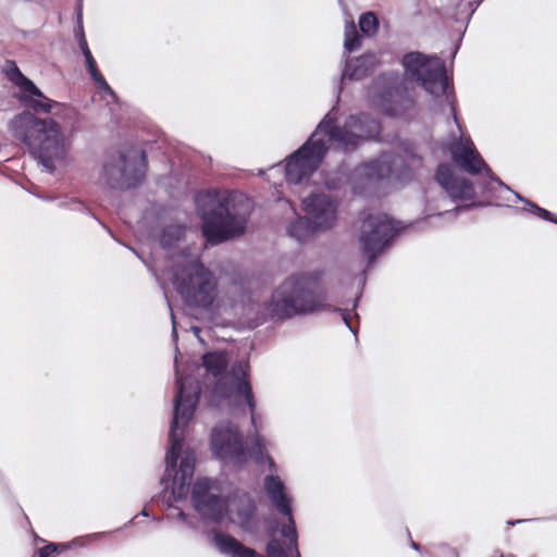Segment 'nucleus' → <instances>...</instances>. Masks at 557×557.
I'll return each mask as SVG.
<instances>
[{"instance_id": "f257e3e1", "label": "nucleus", "mask_w": 557, "mask_h": 557, "mask_svg": "<svg viewBox=\"0 0 557 557\" xmlns=\"http://www.w3.org/2000/svg\"><path fill=\"white\" fill-rule=\"evenodd\" d=\"M3 74L16 88L15 98L25 109L9 122V131L42 169L52 174L66 161L71 136L77 131L75 108L48 98L26 77L13 60L4 62Z\"/></svg>"}, {"instance_id": "f03ea898", "label": "nucleus", "mask_w": 557, "mask_h": 557, "mask_svg": "<svg viewBox=\"0 0 557 557\" xmlns=\"http://www.w3.org/2000/svg\"><path fill=\"white\" fill-rule=\"evenodd\" d=\"M176 394L174 397L173 419L169 432V449L165 455V471L160 483L164 491L171 487V495L166 500L168 507L174 502L187 497L190 482L195 471L196 457L193 450H185L176 469L177 460L185 442V429L194 418L200 397V386L193 377H182L175 374Z\"/></svg>"}, {"instance_id": "7ed1b4c3", "label": "nucleus", "mask_w": 557, "mask_h": 557, "mask_svg": "<svg viewBox=\"0 0 557 557\" xmlns=\"http://www.w3.org/2000/svg\"><path fill=\"white\" fill-rule=\"evenodd\" d=\"M320 271L293 274L272 294L268 311L273 319L285 320L315 311L339 312L349 331L357 336L350 311L327 305V293L321 285Z\"/></svg>"}, {"instance_id": "20e7f679", "label": "nucleus", "mask_w": 557, "mask_h": 557, "mask_svg": "<svg viewBox=\"0 0 557 557\" xmlns=\"http://www.w3.org/2000/svg\"><path fill=\"white\" fill-rule=\"evenodd\" d=\"M197 208L209 244L219 245L245 232L250 205L243 194L209 190L197 197Z\"/></svg>"}, {"instance_id": "39448f33", "label": "nucleus", "mask_w": 557, "mask_h": 557, "mask_svg": "<svg viewBox=\"0 0 557 557\" xmlns=\"http://www.w3.org/2000/svg\"><path fill=\"white\" fill-rule=\"evenodd\" d=\"M201 359L206 371L216 379L212 392V401L221 403L234 399L238 403L240 398H244L250 411L251 424L256 433H258L257 416L255 412L256 401L248 381L247 370L244 369L242 363H236L232 367L231 374L226 375L228 358L227 354L222 350L206 352Z\"/></svg>"}, {"instance_id": "423d86ee", "label": "nucleus", "mask_w": 557, "mask_h": 557, "mask_svg": "<svg viewBox=\"0 0 557 557\" xmlns=\"http://www.w3.org/2000/svg\"><path fill=\"white\" fill-rule=\"evenodd\" d=\"M341 87L336 102L339 100ZM339 110L335 103L319 122V131L327 138L330 147L343 153L356 151L363 143L374 140L381 133V123L367 113L351 114L341 126Z\"/></svg>"}, {"instance_id": "0eeeda50", "label": "nucleus", "mask_w": 557, "mask_h": 557, "mask_svg": "<svg viewBox=\"0 0 557 557\" xmlns=\"http://www.w3.org/2000/svg\"><path fill=\"white\" fill-rule=\"evenodd\" d=\"M419 162L420 158L410 149L404 153L383 152L350 172L351 190L355 195L366 196L371 188L391 176L400 183H407L413 178L412 165Z\"/></svg>"}, {"instance_id": "6e6552de", "label": "nucleus", "mask_w": 557, "mask_h": 557, "mask_svg": "<svg viewBox=\"0 0 557 557\" xmlns=\"http://www.w3.org/2000/svg\"><path fill=\"white\" fill-rule=\"evenodd\" d=\"M183 263L174 274V285L189 307L208 309L218 297V280L198 256L182 251Z\"/></svg>"}, {"instance_id": "1a4fd4ad", "label": "nucleus", "mask_w": 557, "mask_h": 557, "mask_svg": "<svg viewBox=\"0 0 557 557\" xmlns=\"http://www.w3.org/2000/svg\"><path fill=\"white\" fill-rule=\"evenodd\" d=\"M401 65L408 79L419 83L434 98L444 97L449 102L451 117L461 132L455 101L447 95L448 79L444 61L436 55L411 51L403 55Z\"/></svg>"}, {"instance_id": "9d476101", "label": "nucleus", "mask_w": 557, "mask_h": 557, "mask_svg": "<svg viewBox=\"0 0 557 557\" xmlns=\"http://www.w3.org/2000/svg\"><path fill=\"white\" fill-rule=\"evenodd\" d=\"M146 170L147 159L144 150L117 151L107 157L99 180L110 189L129 190L144 182Z\"/></svg>"}, {"instance_id": "9b49d317", "label": "nucleus", "mask_w": 557, "mask_h": 557, "mask_svg": "<svg viewBox=\"0 0 557 557\" xmlns=\"http://www.w3.org/2000/svg\"><path fill=\"white\" fill-rule=\"evenodd\" d=\"M322 131L317 125L306 143L287 159L285 180L289 184H300L309 178L322 164L329 147Z\"/></svg>"}, {"instance_id": "f8f14e48", "label": "nucleus", "mask_w": 557, "mask_h": 557, "mask_svg": "<svg viewBox=\"0 0 557 557\" xmlns=\"http://www.w3.org/2000/svg\"><path fill=\"white\" fill-rule=\"evenodd\" d=\"M362 215L359 243L367 258V269H370L376 258L391 246L399 228L386 214L362 212Z\"/></svg>"}, {"instance_id": "ddd939ff", "label": "nucleus", "mask_w": 557, "mask_h": 557, "mask_svg": "<svg viewBox=\"0 0 557 557\" xmlns=\"http://www.w3.org/2000/svg\"><path fill=\"white\" fill-rule=\"evenodd\" d=\"M368 97L389 115H397L414 103L411 92L394 72L376 76L368 87Z\"/></svg>"}, {"instance_id": "4468645a", "label": "nucleus", "mask_w": 557, "mask_h": 557, "mask_svg": "<svg viewBox=\"0 0 557 557\" xmlns=\"http://www.w3.org/2000/svg\"><path fill=\"white\" fill-rule=\"evenodd\" d=\"M451 159L456 164L461 166L467 173L476 175L483 173L484 182L480 185L482 193L491 191L492 184L505 188L508 191L512 190L498 178L490 166L485 163L479 152L475 150L474 145L470 138H455L448 146Z\"/></svg>"}, {"instance_id": "2eb2a0df", "label": "nucleus", "mask_w": 557, "mask_h": 557, "mask_svg": "<svg viewBox=\"0 0 557 557\" xmlns=\"http://www.w3.org/2000/svg\"><path fill=\"white\" fill-rule=\"evenodd\" d=\"M191 502L200 517L212 523H220L227 512V502L221 496L215 480L198 479L191 490Z\"/></svg>"}, {"instance_id": "dca6fc26", "label": "nucleus", "mask_w": 557, "mask_h": 557, "mask_svg": "<svg viewBox=\"0 0 557 557\" xmlns=\"http://www.w3.org/2000/svg\"><path fill=\"white\" fill-rule=\"evenodd\" d=\"M210 443L216 458L234 466H243L247 462L242 433L232 422L216 424L211 432Z\"/></svg>"}, {"instance_id": "f3484780", "label": "nucleus", "mask_w": 557, "mask_h": 557, "mask_svg": "<svg viewBox=\"0 0 557 557\" xmlns=\"http://www.w3.org/2000/svg\"><path fill=\"white\" fill-rule=\"evenodd\" d=\"M264 491L272 506L281 515L287 518V523L281 529V535L286 541L292 542V547L296 549V540H298L295 519L293 517L292 498L286 492V486L276 472H270L263 480Z\"/></svg>"}, {"instance_id": "a211bd4d", "label": "nucleus", "mask_w": 557, "mask_h": 557, "mask_svg": "<svg viewBox=\"0 0 557 557\" xmlns=\"http://www.w3.org/2000/svg\"><path fill=\"white\" fill-rule=\"evenodd\" d=\"M301 207L320 232H326L335 226L338 201L330 195L313 193L302 200Z\"/></svg>"}, {"instance_id": "6ab92c4d", "label": "nucleus", "mask_w": 557, "mask_h": 557, "mask_svg": "<svg viewBox=\"0 0 557 557\" xmlns=\"http://www.w3.org/2000/svg\"><path fill=\"white\" fill-rule=\"evenodd\" d=\"M435 180L453 201L472 200L475 196L473 184L466 177L455 175L449 164L437 166Z\"/></svg>"}, {"instance_id": "aec40b11", "label": "nucleus", "mask_w": 557, "mask_h": 557, "mask_svg": "<svg viewBox=\"0 0 557 557\" xmlns=\"http://www.w3.org/2000/svg\"><path fill=\"white\" fill-rule=\"evenodd\" d=\"M230 505L235 512L237 523L245 531L255 527L257 505L253 497L246 491L236 490L230 498Z\"/></svg>"}, {"instance_id": "412c9836", "label": "nucleus", "mask_w": 557, "mask_h": 557, "mask_svg": "<svg viewBox=\"0 0 557 557\" xmlns=\"http://www.w3.org/2000/svg\"><path fill=\"white\" fill-rule=\"evenodd\" d=\"M212 542L220 554L226 557H268L258 554L253 548L242 544L234 536L221 531L213 532Z\"/></svg>"}, {"instance_id": "4be33fe9", "label": "nucleus", "mask_w": 557, "mask_h": 557, "mask_svg": "<svg viewBox=\"0 0 557 557\" xmlns=\"http://www.w3.org/2000/svg\"><path fill=\"white\" fill-rule=\"evenodd\" d=\"M377 57L372 52L363 53L354 59H348L342 72V81H359L368 76L377 64Z\"/></svg>"}, {"instance_id": "5701e85b", "label": "nucleus", "mask_w": 557, "mask_h": 557, "mask_svg": "<svg viewBox=\"0 0 557 557\" xmlns=\"http://www.w3.org/2000/svg\"><path fill=\"white\" fill-rule=\"evenodd\" d=\"M287 235L296 242L302 244L310 240L320 230L305 216H297L294 221L286 226Z\"/></svg>"}, {"instance_id": "b1692460", "label": "nucleus", "mask_w": 557, "mask_h": 557, "mask_svg": "<svg viewBox=\"0 0 557 557\" xmlns=\"http://www.w3.org/2000/svg\"><path fill=\"white\" fill-rule=\"evenodd\" d=\"M106 532H97L89 534L87 536H81L74 539L69 543H49L48 545L38 549V557H52V555L57 552H64L74 546H85L87 543H90L92 540L101 539L106 535Z\"/></svg>"}, {"instance_id": "393cba45", "label": "nucleus", "mask_w": 557, "mask_h": 557, "mask_svg": "<svg viewBox=\"0 0 557 557\" xmlns=\"http://www.w3.org/2000/svg\"><path fill=\"white\" fill-rule=\"evenodd\" d=\"M249 455L256 465L261 466L267 463L270 472H277V467L273 458L267 454L264 440L260 435H256L251 447L249 448Z\"/></svg>"}, {"instance_id": "a878e982", "label": "nucleus", "mask_w": 557, "mask_h": 557, "mask_svg": "<svg viewBox=\"0 0 557 557\" xmlns=\"http://www.w3.org/2000/svg\"><path fill=\"white\" fill-rule=\"evenodd\" d=\"M324 185L329 190H339L346 185H350V172L346 165H341L334 171L326 172L324 175Z\"/></svg>"}, {"instance_id": "bb28decb", "label": "nucleus", "mask_w": 557, "mask_h": 557, "mask_svg": "<svg viewBox=\"0 0 557 557\" xmlns=\"http://www.w3.org/2000/svg\"><path fill=\"white\" fill-rule=\"evenodd\" d=\"M265 550L268 552V557H300L298 540H296V549L292 547V542L288 541H286V545L284 547L280 540L274 536V533H272Z\"/></svg>"}, {"instance_id": "cd10ccee", "label": "nucleus", "mask_w": 557, "mask_h": 557, "mask_svg": "<svg viewBox=\"0 0 557 557\" xmlns=\"http://www.w3.org/2000/svg\"><path fill=\"white\" fill-rule=\"evenodd\" d=\"M185 226L181 224H171L162 228L160 234V245L162 248L175 247L185 236Z\"/></svg>"}, {"instance_id": "c85d7f7f", "label": "nucleus", "mask_w": 557, "mask_h": 557, "mask_svg": "<svg viewBox=\"0 0 557 557\" xmlns=\"http://www.w3.org/2000/svg\"><path fill=\"white\" fill-rule=\"evenodd\" d=\"M473 207H475V203L466 205V206H456L454 209H450V210H444V211L435 213V214H429L425 218V223H428L430 226H433V227L442 226V222L444 220L453 221L454 219H456L458 212L469 210L470 208H473Z\"/></svg>"}, {"instance_id": "c756f323", "label": "nucleus", "mask_w": 557, "mask_h": 557, "mask_svg": "<svg viewBox=\"0 0 557 557\" xmlns=\"http://www.w3.org/2000/svg\"><path fill=\"white\" fill-rule=\"evenodd\" d=\"M361 45V37L357 30L354 21H347L345 24L344 48L348 52L357 50Z\"/></svg>"}, {"instance_id": "7c9ffc66", "label": "nucleus", "mask_w": 557, "mask_h": 557, "mask_svg": "<svg viewBox=\"0 0 557 557\" xmlns=\"http://www.w3.org/2000/svg\"><path fill=\"white\" fill-rule=\"evenodd\" d=\"M76 22H77V29L75 30V35L77 38L78 46L82 50L83 55L87 53V50H90L87 44V40L85 38L84 28H83V0H78L76 9Z\"/></svg>"}, {"instance_id": "2f4dec72", "label": "nucleus", "mask_w": 557, "mask_h": 557, "mask_svg": "<svg viewBox=\"0 0 557 557\" xmlns=\"http://www.w3.org/2000/svg\"><path fill=\"white\" fill-rule=\"evenodd\" d=\"M76 22H77V29L75 30V35L77 38L78 46L82 50L83 55L87 53V50H90L87 44V40L85 38L84 28H83V0H78L76 9Z\"/></svg>"}, {"instance_id": "473e14b6", "label": "nucleus", "mask_w": 557, "mask_h": 557, "mask_svg": "<svg viewBox=\"0 0 557 557\" xmlns=\"http://www.w3.org/2000/svg\"><path fill=\"white\" fill-rule=\"evenodd\" d=\"M87 71H88L91 79L96 84V86L102 92H104L107 96H110L113 100H115L116 99L115 91L110 87V85L107 83L104 77L101 75V73L99 72V70L97 67V64L87 66Z\"/></svg>"}, {"instance_id": "72a5a7b5", "label": "nucleus", "mask_w": 557, "mask_h": 557, "mask_svg": "<svg viewBox=\"0 0 557 557\" xmlns=\"http://www.w3.org/2000/svg\"><path fill=\"white\" fill-rule=\"evenodd\" d=\"M87 71H88L91 79L96 84V86L102 92H104L107 96H110L113 100H115L116 99L115 91L110 87V85L107 83L104 77L101 75V73L99 72V70L97 67V64L87 66Z\"/></svg>"}, {"instance_id": "f704fd0d", "label": "nucleus", "mask_w": 557, "mask_h": 557, "mask_svg": "<svg viewBox=\"0 0 557 557\" xmlns=\"http://www.w3.org/2000/svg\"><path fill=\"white\" fill-rule=\"evenodd\" d=\"M515 196L518 200H520L521 202H523L527 207L524 208L525 211H529L533 214H535L536 216H539L540 219L542 220H545V221H549V222H553L555 221V215L544 209V208H541L539 207L536 203L530 201L529 199L522 197L520 194L518 193H515Z\"/></svg>"}, {"instance_id": "c9c22d12", "label": "nucleus", "mask_w": 557, "mask_h": 557, "mask_svg": "<svg viewBox=\"0 0 557 557\" xmlns=\"http://www.w3.org/2000/svg\"><path fill=\"white\" fill-rule=\"evenodd\" d=\"M359 27L364 35H374L379 28V20L376 15L372 12L362 13L359 17Z\"/></svg>"}, {"instance_id": "e433bc0d", "label": "nucleus", "mask_w": 557, "mask_h": 557, "mask_svg": "<svg viewBox=\"0 0 557 557\" xmlns=\"http://www.w3.org/2000/svg\"><path fill=\"white\" fill-rule=\"evenodd\" d=\"M58 207L69 209L72 211H81V212L90 213L89 209L87 207H85V205L79 199H76V198H71V199H69L66 197L62 198L59 200Z\"/></svg>"}, {"instance_id": "4c0bfd02", "label": "nucleus", "mask_w": 557, "mask_h": 557, "mask_svg": "<svg viewBox=\"0 0 557 557\" xmlns=\"http://www.w3.org/2000/svg\"><path fill=\"white\" fill-rule=\"evenodd\" d=\"M441 549H442V553H443V555L445 557H458L457 552L454 548H451V547H448L446 545H442Z\"/></svg>"}, {"instance_id": "58836bf2", "label": "nucleus", "mask_w": 557, "mask_h": 557, "mask_svg": "<svg viewBox=\"0 0 557 557\" xmlns=\"http://www.w3.org/2000/svg\"><path fill=\"white\" fill-rule=\"evenodd\" d=\"M171 320H172V337H173L174 342L176 343L178 339V335H177L175 315L172 310H171Z\"/></svg>"}, {"instance_id": "ea45409f", "label": "nucleus", "mask_w": 557, "mask_h": 557, "mask_svg": "<svg viewBox=\"0 0 557 557\" xmlns=\"http://www.w3.org/2000/svg\"><path fill=\"white\" fill-rule=\"evenodd\" d=\"M86 66H91L96 64V61L91 54L90 50H87V53L84 54Z\"/></svg>"}, {"instance_id": "a19ab883", "label": "nucleus", "mask_w": 557, "mask_h": 557, "mask_svg": "<svg viewBox=\"0 0 557 557\" xmlns=\"http://www.w3.org/2000/svg\"><path fill=\"white\" fill-rule=\"evenodd\" d=\"M482 0H478V1H471L469 2V7L471 9V14L479 8L480 3H481Z\"/></svg>"}, {"instance_id": "79ce46f5", "label": "nucleus", "mask_w": 557, "mask_h": 557, "mask_svg": "<svg viewBox=\"0 0 557 557\" xmlns=\"http://www.w3.org/2000/svg\"><path fill=\"white\" fill-rule=\"evenodd\" d=\"M177 518L181 519L184 522H187V515L183 510L178 511Z\"/></svg>"}, {"instance_id": "37998d69", "label": "nucleus", "mask_w": 557, "mask_h": 557, "mask_svg": "<svg viewBox=\"0 0 557 557\" xmlns=\"http://www.w3.org/2000/svg\"><path fill=\"white\" fill-rule=\"evenodd\" d=\"M527 520L524 519H518V520H509L507 521V524L508 525H516V524H519V523H522V522H525Z\"/></svg>"}, {"instance_id": "c03bdc74", "label": "nucleus", "mask_w": 557, "mask_h": 557, "mask_svg": "<svg viewBox=\"0 0 557 557\" xmlns=\"http://www.w3.org/2000/svg\"><path fill=\"white\" fill-rule=\"evenodd\" d=\"M366 281H367L366 271H362L360 282H359L362 287L364 286Z\"/></svg>"}, {"instance_id": "a18cd8bd", "label": "nucleus", "mask_w": 557, "mask_h": 557, "mask_svg": "<svg viewBox=\"0 0 557 557\" xmlns=\"http://www.w3.org/2000/svg\"><path fill=\"white\" fill-rule=\"evenodd\" d=\"M410 546L412 547V549L414 550H420V545L418 543H416L414 541H411L410 542Z\"/></svg>"}, {"instance_id": "49530a36", "label": "nucleus", "mask_w": 557, "mask_h": 557, "mask_svg": "<svg viewBox=\"0 0 557 557\" xmlns=\"http://www.w3.org/2000/svg\"><path fill=\"white\" fill-rule=\"evenodd\" d=\"M361 297V292L359 293V295L356 297L355 301H354V306H352V310L355 311L357 306H358V300L359 298Z\"/></svg>"}, {"instance_id": "de8ad7c7", "label": "nucleus", "mask_w": 557, "mask_h": 557, "mask_svg": "<svg viewBox=\"0 0 557 557\" xmlns=\"http://www.w3.org/2000/svg\"><path fill=\"white\" fill-rule=\"evenodd\" d=\"M39 198L46 200V201H52L54 198L50 196H39Z\"/></svg>"}, {"instance_id": "09e8293b", "label": "nucleus", "mask_w": 557, "mask_h": 557, "mask_svg": "<svg viewBox=\"0 0 557 557\" xmlns=\"http://www.w3.org/2000/svg\"><path fill=\"white\" fill-rule=\"evenodd\" d=\"M140 515H141V516H144V517H148V516H149V513H148V511H147V509H146V508H144V509L140 511Z\"/></svg>"}, {"instance_id": "8fccbe9b", "label": "nucleus", "mask_w": 557, "mask_h": 557, "mask_svg": "<svg viewBox=\"0 0 557 557\" xmlns=\"http://www.w3.org/2000/svg\"><path fill=\"white\" fill-rule=\"evenodd\" d=\"M553 223L557 224V218L555 216V221H553Z\"/></svg>"}, {"instance_id": "3c124183", "label": "nucleus", "mask_w": 557, "mask_h": 557, "mask_svg": "<svg viewBox=\"0 0 557 557\" xmlns=\"http://www.w3.org/2000/svg\"><path fill=\"white\" fill-rule=\"evenodd\" d=\"M508 557H513L512 555H509Z\"/></svg>"}]
</instances>
